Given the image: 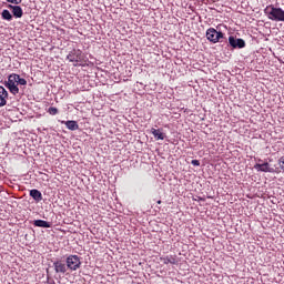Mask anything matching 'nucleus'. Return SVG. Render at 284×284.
<instances>
[{"label": "nucleus", "instance_id": "nucleus-1", "mask_svg": "<svg viewBox=\"0 0 284 284\" xmlns=\"http://www.w3.org/2000/svg\"><path fill=\"white\" fill-rule=\"evenodd\" d=\"M264 14H266L267 19H270L271 21L284 22V10L281 8L274 7V4L267 6L264 9Z\"/></svg>", "mask_w": 284, "mask_h": 284}, {"label": "nucleus", "instance_id": "nucleus-2", "mask_svg": "<svg viewBox=\"0 0 284 284\" xmlns=\"http://www.w3.org/2000/svg\"><path fill=\"white\" fill-rule=\"evenodd\" d=\"M18 79L19 74L17 73H11L8 77V80L4 82V87L9 89V92L17 97L19 93V87H18Z\"/></svg>", "mask_w": 284, "mask_h": 284}, {"label": "nucleus", "instance_id": "nucleus-3", "mask_svg": "<svg viewBox=\"0 0 284 284\" xmlns=\"http://www.w3.org/2000/svg\"><path fill=\"white\" fill-rule=\"evenodd\" d=\"M225 34L221 31H217L214 28H209L206 30V39L210 43H219L221 39H224Z\"/></svg>", "mask_w": 284, "mask_h": 284}, {"label": "nucleus", "instance_id": "nucleus-4", "mask_svg": "<svg viewBox=\"0 0 284 284\" xmlns=\"http://www.w3.org/2000/svg\"><path fill=\"white\" fill-rule=\"evenodd\" d=\"M67 59L71 63H74V65H79V63L83 61V51H81L80 49H73L69 52Z\"/></svg>", "mask_w": 284, "mask_h": 284}, {"label": "nucleus", "instance_id": "nucleus-5", "mask_svg": "<svg viewBox=\"0 0 284 284\" xmlns=\"http://www.w3.org/2000/svg\"><path fill=\"white\" fill-rule=\"evenodd\" d=\"M67 267L71 270V272H77L81 267V257L78 255H69L67 257Z\"/></svg>", "mask_w": 284, "mask_h": 284}, {"label": "nucleus", "instance_id": "nucleus-6", "mask_svg": "<svg viewBox=\"0 0 284 284\" xmlns=\"http://www.w3.org/2000/svg\"><path fill=\"white\" fill-rule=\"evenodd\" d=\"M254 170H256L257 172H276L278 174V172H281V170L276 169L274 170V168L270 166V163L264 162V163H256L254 165Z\"/></svg>", "mask_w": 284, "mask_h": 284}, {"label": "nucleus", "instance_id": "nucleus-7", "mask_svg": "<svg viewBox=\"0 0 284 284\" xmlns=\"http://www.w3.org/2000/svg\"><path fill=\"white\" fill-rule=\"evenodd\" d=\"M229 43L230 45H232L234 49L239 48V49H243L245 48V40L243 39H236L233 36L229 37Z\"/></svg>", "mask_w": 284, "mask_h": 284}, {"label": "nucleus", "instance_id": "nucleus-8", "mask_svg": "<svg viewBox=\"0 0 284 284\" xmlns=\"http://www.w3.org/2000/svg\"><path fill=\"white\" fill-rule=\"evenodd\" d=\"M160 261L164 265H178L179 264V258H176V255H166L160 258Z\"/></svg>", "mask_w": 284, "mask_h": 284}, {"label": "nucleus", "instance_id": "nucleus-9", "mask_svg": "<svg viewBox=\"0 0 284 284\" xmlns=\"http://www.w3.org/2000/svg\"><path fill=\"white\" fill-rule=\"evenodd\" d=\"M57 274H65L68 272V264L57 261L53 263Z\"/></svg>", "mask_w": 284, "mask_h": 284}, {"label": "nucleus", "instance_id": "nucleus-10", "mask_svg": "<svg viewBox=\"0 0 284 284\" xmlns=\"http://www.w3.org/2000/svg\"><path fill=\"white\" fill-rule=\"evenodd\" d=\"M8 8L12 10V14L16 19H21V17H23V9H21L20 6L9 4Z\"/></svg>", "mask_w": 284, "mask_h": 284}, {"label": "nucleus", "instance_id": "nucleus-11", "mask_svg": "<svg viewBox=\"0 0 284 284\" xmlns=\"http://www.w3.org/2000/svg\"><path fill=\"white\" fill-rule=\"evenodd\" d=\"M8 91L6 88L0 87V108H3V105H7L8 103Z\"/></svg>", "mask_w": 284, "mask_h": 284}, {"label": "nucleus", "instance_id": "nucleus-12", "mask_svg": "<svg viewBox=\"0 0 284 284\" xmlns=\"http://www.w3.org/2000/svg\"><path fill=\"white\" fill-rule=\"evenodd\" d=\"M30 196H32L33 201H36L37 203H40V201H43V194H41V191L37 189H32L30 191Z\"/></svg>", "mask_w": 284, "mask_h": 284}, {"label": "nucleus", "instance_id": "nucleus-13", "mask_svg": "<svg viewBox=\"0 0 284 284\" xmlns=\"http://www.w3.org/2000/svg\"><path fill=\"white\" fill-rule=\"evenodd\" d=\"M62 123H64L68 130H71V131L79 130V123H77V121L74 120L62 121Z\"/></svg>", "mask_w": 284, "mask_h": 284}, {"label": "nucleus", "instance_id": "nucleus-14", "mask_svg": "<svg viewBox=\"0 0 284 284\" xmlns=\"http://www.w3.org/2000/svg\"><path fill=\"white\" fill-rule=\"evenodd\" d=\"M151 132L158 141H163L165 139V133L161 132V129H153Z\"/></svg>", "mask_w": 284, "mask_h": 284}, {"label": "nucleus", "instance_id": "nucleus-15", "mask_svg": "<svg viewBox=\"0 0 284 284\" xmlns=\"http://www.w3.org/2000/svg\"><path fill=\"white\" fill-rule=\"evenodd\" d=\"M34 227H52V224L48 221L36 220L33 221Z\"/></svg>", "mask_w": 284, "mask_h": 284}, {"label": "nucleus", "instance_id": "nucleus-16", "mask_svg": "<svg viewBox=\"0 0 284 284\" xmlns=\"http://www.w3.org/2000/svg\"><path fill=\"white\" fill-rule=\"evenodd\" d=\"M1 17L4 19V21H12V13H10L8 9L2 11Z\"/></svg>", "mask_w": 284, "mask_h": 284}, {"label": "nucleus", "instance_id": "nucleus-17", "mask_svg": "<svg viewBox=\"0 0 284 284\" xmlns=\"http://www.w3.org/2000/svg\"><path fill=\"white\" fill-rule=\"evenodd\" d=\"M18 85H28V80L18 74Z\"/></svg>", "mask_w": 284, "mask_h": 284}, {"label": "nucleus", "instance_id": "nucleus-18", "mask_svg": "<svg viewBox=\"0 0 284 284\" xmlns=\"http://www.w3.org/2000/svg\"><path fill=\"white\" fill-rule=\"evenodd\" d=\"M48 112H49L52 116H54L55 114H59V109H57V108H54V106H50V108L48 109Z\"/></svg>", "mask_w": 284, "mask_h": 284}, {"label": "nucleus", "instance_id": "nucleus-19", "mask_svg": "<svg viewBox=\"0 0 284 284\" xmlns=\"http://www.w3.org/2000/svg\"><path fill=\"white\" fill-rule=\"evenodd\" d=\"M278 165H280L281 170H283V172H284V156H282V158L278 160Z\"/></svg>", "mask_w": 284, "mask_h": 284}, {"label": "nucleus", "instance_id": "nucleus-20", "mask_svg": "<svg viewBox=\"0 0 284 284\" xmlns=\"http://www.w3.org/2000/svg\"><path fill=\"white\" fill-rule=\"evenodd\" d=\"M191 163H192L194 166L201 165V162H200L199 160H192Z\"/></svg>", "mask_w": 284, "mask_h": 284}, {"label": "nucleus", "instance_id": "nucleus-21", "mask_svg": "<svg viewBox=\"0 0 284 284\" xmlns=\"http://www.w3.org/2000/svg\"><path fill=\"white\" fill-rule=\"evenodd\" d=\"M257 163H264V162H263V160L258 159V160H257Z\"/></svg>", "mask_w": 284, "mask_h": 284}, {"label": "nucleus", "instance_id": "nucleus-22", "mask_svg": "<svg viewBox=\"0 0 284 284\" xmlns=\"http://www.w3.org/2000/svg\"><path fill=\"white\" fill-rule=\"evenodd\" d=\"M158 205H161V200L158 201Z\"/></svg>", "mask_w": 284, "mask_h": 284}]
</instances>
